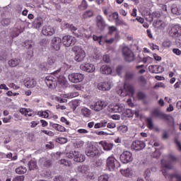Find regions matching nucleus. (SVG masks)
Returning a JSON list of instances; mask_svg holds the SVG:
<instances>
[{
  "mask_svg": "<svg viewBox=\"0 0 181 181\" xmlns=\"http://www.w3.org/2000/svg\"><path fill=\"white\" fill-rule=\"evenodd\" d=\"M170 35L173 37H179V36H181V26L179 24L173 26L170 30Z\"/></svg>",
  "mask_w": 181,
  "mask_h": 181,
  "instance_id": "obj_15",
  "label": "nucleus"
},
{
  "mask_svg": "<svg viewBox=\"0 0 181 181\" xmlns=\"http://www.w3.org/2000/svg\"><path fill=\"white\" fill-rule=\"evenodd\" d=\"M106 165L108 169L112 171L115 170L116 166H118L119 163L114 156H109L106 160Z\"/></svg>",
  "mask_w": 181,
  "mask_h": 181,
  "instance_id": "obj_11",
  "label": "nucleus"
},
{
  "mask_svg": "<svg viewBox=\"0 0 181 181\" xmlns=\"http://www.w3.org/2000/svg\"><path fill=\"white\" fill-rule=\"evenodd\" d=\"M28 168L30 170H35L37 168V164L36 163L35 160H31L28 163Z\"/></svg>",
  "mask_w": 181,
  "mask_h": 181,
  "instance_id": "obj_41",
  "label": "nucleus"
},
{
  "mask_svg": "<svg viewBox=\"0 0 181 181\" xmlns=\"http://www.w3.org/2000/svg\"><path fill=\"white\" fill-rule=\"evenodd\" d=\"M57 141L59 142V144H67V139L64 137H59Z\"/></svg>",
  "mask_w": 181,
  "mask_h": 181,
  "instance_id": "obj_57",
  "label": "nucleus"
},
{
  "mask_svg": "<svg viewBox=\"0 0 181 181\" xmlns=\"http://www.w3.org/2000/svg\"><path fill=\"white\" fill-rule=\"evenodd\" d=\"M146 146L145 142L140 140H135L132 144V149L134 151H142Z\"/></svg>",
  "mask_w": 181,
  "mask_h": 181,
  "instance_id": "obj_14",
  "label": "nucleus"
},
{
  "mask_svg": "<svg viewBox=\"0 0 181 181\" xmlns=\"http://www.w3.org/2000/svg\"><path fill=\"white\" fill-rule=\"evenodd\" d=\"M52 128L59 132H66V128L59 124H53Z\"/></svg>",
  "mask_w": 181,
  "mask_h": 181,
  "instance_id": "obj_35",
  "label": "nucleus"
},
{
  "mask_svg": "<svg viewBox=\"0 0 181 181\" xmlns=\"http://www.w3.org/2000/svg\"><path fill=\"white\" fill-rule=\"evenodd\" d=\"M109 177L108 175H103L99 177L98 180L99 181H108Z\"/></svg>",
  "mask_w": 181,
  "mask_h": 181,
  "instance_id": "obj_53",
  "label": "nucleus"
},
{
  "mask_svg": "<svg viewBox=\"0 0 181 181\" xmlns=\"http://www.w3.org/2000/svg\"><path fill=\"white\" fill-rule=\"evenodd\" d=\"M175 144L176 145L177 151L181 152V142H180V141H179V139L177 138L175 139Z\"/></svg>",
  "mask_w": 181,
  "mask_h": 181,
  "instance_id": "obj_50",
  "label": "nucleus"
},
{
  "mask_svg": "<svg viewBox=\"0 0 181 181\" xmlns=\"http://www.w3.org/2000/svg\"><path fill=\"white\" fill-rule=\"evenodd\" d=\"M119 130L120 132H123V134H125L128 131V127L126 125H122L119 127Z\"/></svg>",
  "mask_w": 181,
  "mask_h": 181,
  "instance_id": "obj_55",
  "label": "nucleus"
},
{
  "mask_svg": "<svg viewBox=\"0 0 181 181\" xmlns=\"http://www.w3.org/2000/svg\"><path fill=\"white\" fill-rule=\"evenodd\" d=\"M21 64V59H12L8 61V66L10 67H16V66H19Z\"/></svg>",
  "mask_w": 181,
  "mask_h": 181,
  "instance_id": "obj_32",
  "label": "nucleus"
},
{
  "mask_svg": "<svg viewBox=\"0 0 181 181\" xmlns=\"http://www.w3.org/2000/svg\"><path fill=\"white\" fill-rule=\"evenodd\" d=\"M40 163H41V165H42L43 166H45L46 168L50 166V165H52V162L50 161V160L42 158L40 159Z\"/></svg>",
  "mask_w": 181,
  "mask_h": 181,
  "instance_id": "obj_39",
  "label": "nucleus"
},
{
  "mask_svg": "<svg viewBox=\"0 0 181 181\" xmlns=\"http://www.w3.org/2000/svg\"><path fill=\"white\" fill-rule=\"evenodd\" d=\"M152 117H156L157 118H160L161 119H168L169 115L159 111L158 109H153L151 111Z\"/></svg>",
  "mask_w": 181,
  "mask_h": 181,
  "instance_id": "obj_18",
  "label": "nucleus"
},
{
  "mask_svg": "<svg viewBox=\"0 0 181 181\" xmlns=\"http://www.w3.org/2000/svg\"><path fill=\"white\" fill-rule=\"evenodd\" d=\"M37 115L42 118H49V113L47 111L40 110L37 112Z\"/></svg>",
  "mask_w": 181,
  "mask_h": 181,
  "instance_id": "obj_44",
  "label": "nucleus"
},
{
  "mask_svg": "<svg viewBox=\"0 0 181 181\" xmlns=\"http://www.w3.org/2000/svg\"><path fill=\"white\" fill-rule=\"evenodd\" d=\"M161 166L164 168V169H172V164L170 162L167 161L164 159L161 160Z\"/></svg>",
  "mask_w": 181,
  "mask_h": 181,
  "instance_id": "obj_37",
  "label": "nucleus"
},
{
  "mask_svg": "<svg viewBox=\"0 0 181 181\" xmlns=\"http://www.w3.org/2000/svg\"><path fill=\"white\" fill-rule=\"evenodd\" d=\"M62 42L66 47H70V46L76 45V38L71 35H66L63 37Z\"/></svg>",
  "mask_w": 181,
  "mask_h": 181,
  "instance_id": "obj_10",
  "label": "nucleus"
},
{
  "mask_svg": "<svg viewBox=\"0 0 181 181\" xmlns=\"http://www.w3.org/2000/svg\"><path fill=\"white\" fill-rule=\"evenodd\" d=\"M81 114L85 118H90L91 117V110L87 107H83L81 110Z\"/></svg>",
  "mask_w": 181,
  "mask_h": 181,
  "instance_id": "obj_28",
  "label": "nucleus"
},
{
  "mask_svg": "<svg viewBox=\"0 0 181 181\" xmlns=\"http://www.w3.org/2000/svg\"><path fill=\"white\" fill-rule=\"evenodd\" d=\"M87 8H88V3L86 0H82L81 4L78 6V9L80 11H86Z\"/></svg>",
  "mask_w": 181,
  "mask_h": 181,
  "instance_id": "obj_42",
  "label": "nucleus"
},
{
  "mask_svg": "<svg viewBox=\"0 0 181 181\" xmlns=\"http://www.w3.org/2000/svg\"><path fill=\"white\" fill-rule=\"evenodd\" d=\"M120 173L123 176L126 177H129L132 175V171L129 168L122 169L120 170Z\"/></svg>",
  "mask_w": 181,
  "mask_h": 181,
  "instance_id": "obj_34",
  "label": "nucleus"
},
{
  "mask_svg": "<svg viewBox=\"0 0 181 181\" xmlns=\"http://www.w3.org/2000/svg\"><path fill=\"white\" fill-rule=\"evenodd\" d=\"M108 105V103L104 100H98L94 104L90 105V110L93 111H95L96 112H100L102 110H104L105 107Z\"/></svg>",
  "mask_w": 181,
  "mask_h": 181,
  "instance_id": "obj_6",
  "label": "nucleus"
},
{
  "mask_svg": "<svg viewBox=\"0 0 181 181\" xmlns=\"http://www.w3.org/2000/svg\"><path fill=\"white\" fill-rule=\"evenodd\" d=\"M42 132L48 136H54V133L50 130H42Z\"/></svg>",
  "mask_w": 181,
  "mask_h": 181,
  "instance_id": "obj_52",
  "label": "nucleus"
},
{
  "mask_svg": "<svg viewBox=\"0 0 181 181\" xmlns=\"http://www.w3.org/2000/svg\"><path fill=\"white\" fill-rule=\"evenodd\" d=\"M11 119H12V116L9 115L7 117L3 118V122H4V124H8V123L11 122Z\"/></svg>",
  "mask_w": 181,
  "mask_h": 181,
  "instance_id": "obj_60",
  "label": "nucleus"
},
{
  "mask_svg": "<svg viewBox=\"0 0 181 181\" xmlns=\"http://www.w3.org/2000/svg\"><path fill=\"white\" fill-rule=\"evenodd\" d=\"M108 108L112 112H124L125 111V105L123 103H116L115 105H110Z\"/></svg>",
  "mask_w": 181,
  "mask_h": 181,
  "instance_id": "obj_8",
  "label": "nucleus"
},
{
  "mask_svg": "<svg viewBox=\"0 0 181 181\" xmlns=\"http://www.w3.org/2000/svg\"><path fill=\"white\" fill-rule=\"evenodd\" d=\"M28 171V169H26V167L20 166L16 169V173H18V175H23L26 173Z\"/></svg>",
  "mask_w": 181,
  "mask_h": 181,
  "instance_id": "obj_40",
  "label": "nucleus"
},
{
  "mask_svg": "<svg viewBox=\"0 0 181 181\" xmlns=\"http://www.w3.org/2000/svg\"><path fill=\"white\" fill-rule=\"evenodd\" d=\"M20 112L23 115L25 116L27 112H32V110L28 108H21L20 109Z\"/></svg>",
  "mask_w": 181,
  "mask_h": 181,
  "instance_id": "obj_51",
  "label": "nucleus"
},
{
  "mask_svg": "<svg viewBox=\"0 0 181 181\" xmlns=\"http://www.w3.org/2000/svg\"><path fill=\"white\" fill-rule=\"evenodd\" d=\"M74 50H76V62H83V60H84V58L86 57V52H84V49H81V47H75Z\"/></svg>",
  "mask_w": 181,
  "mask_h": 181,
  "instance_id": "obj_9",
  "label": "nucleus"
},
{
  "mask_svg": "<svg viewBox=\"0 0 181 181\" xmlns=\"http://www.w3.org/2000/svg\"><path fill=\"white\" fill-rule=\"evenodd\" d=\"M56 62H57L56 58L52 57V58H49L47 63L49 66H53L54 64H56Z\"/></svg>",
  "mask_w": 181,
  "mask_h": 181,
  "instance_id": "obj_54",
  "label": "nucleus"
},
{
  "mask_svg": "<svg viewBox=\"0 0 181 181\" xmlns=\"http://www.w3.org/2000/svg\"><path fill=\"white\" fill-rule=\"evenodd\" d=\"M59 70L56 71L53 75L47 76L45 78V83L47 87H54L56 86V82L58 81L59 84L62 87H69V82L67 79L63 76L59 75Z\"/></svg>",
  "mask_w": 181,
  "mask_h": 181,
  "instance_id": "obj_1",
  "label": "nucleus"
},
{
  "mask_svg": "<svg viewBox=\"0 0 181 181\" xmlns=\"http://www.w3.org/2000/svg\"><path fill=\"white\" fill-rule=\"evenodd\" d=\"M56 32V29L52 26L46 25L43 27L42 30V33L45 36H53Z\"/></svg>",
  "mask_w": 181,
  "mask_h": 181,
  "instance_id": "obj_19",
  "label": "nucleus"
},
{
  "mask_svg": "<svg viewBox=\"0 0 181 181\" xmlns=\"http://www.w3.org/2000/svg\"><path fill=\"white\" fill-rule=\"evenodd\" d=\"M62 96L64 98H74L75 97H78V92H72L67 94H62Z\"/></svg>",
  "mask_w": 181,
  "mask_h": 181,
  "instance_id": "obj_36",
  "label": "nucleus"
},
{
  "mask_svg": "<svg viewBox=\"0 0 181 181\" xmlns=\"http://www.w3.org/2000/svg\"><path fill=\"white\" fill-rule=\"evenodd\" d=\"M153 158H159L160 156V151L156 149L152 155Z\"/></svg>",
  "mask_w": 181,
  "mask_h": 181,
  "instance_id": "obj_64",
  "label": "nucleus"
},
{
  "mask_svg": "<svg viewBox=\"0 0 181 181\" xmlns=\"http://www.w3.org/2000/svg\"><path fill=\"white\" fill-rule=\"evenodd\" d=\"M69 104L71 106V107L72 108V110L74 111H76V109L77 108V107H78V105H80V101L78 100H74L71 101Z\"/></svg>",
  "mask_w": 181,
  "mask_h": 181,
  "instance_id": "obj_38",
  "label": "nucleus"
},
{
  "mask_svg": "<svg viewBox=\"0 0 181 181\" xmlns=\"http://www.w3.org/2000/svg\"><path fill=\"white\" fill-rule=\"evenodd\" d=\"M10 23H11V20L8 18H5L1 21V25L3 26H8V25H9Z\"/></svg>",
  "mask_w": 181,
  "mask_h": 181,
  "instance_id": "obj_56",
  "label": "nucleus"
},
{
  "mask_svg": "<svg viewBox=\"0 0 181 181\" xmlns=\"http://www.w3.org/2000/svg\"><path fill=\"white\" fill-rule=\"evenodd\" d=\"M93 40L95 42H98L99 43V45H103V43H107V45H112V43H114V38H110L109 40H107V38H105V37L103 36H97V35H93Z\"/></svg>",
  "mask_w": 181,
  "mask_h": 181,
  "instance_id": "obj_12",
  "label": "nucleus"
},
{
  "mask_svg": "<svg viewBox=\"0 0 181 181\" xmlns=\"http://www.w3.org/2000/svg\"><path fill=\"white\" fill-rule=\"evenodd\" d=\"M173 53L175 54V56H180L181 55V50L179 48H173Z\"/></svg>",
  "mask_w": 181,
  "mask_h": 181,
  "instance_id": "obj_58",
  "label": "nucleus"
},
{
  "mask_svg": "<svg viewBox=\"0 0 181 181\" xmlns=\"http://www.w3.org/2000/svg\"><path fill=\"white\" fill-rule=\"evenodd\" d=\"M24 180H25V176L23 175L17 176L13 179V181H24Z\"/></svg>",
  "mask_w": 181,
  "mask_h": 181,
  "instance_id": "obj_63",
  "label": "nucleus"
},
{
  "mask_svg": "<svg viewBox=\"0 0 181 181\" xmlns=\"http://www.w3.org/2000/svg\"><path fill=\"white\" fill-rule=\"evenodd\" d=\"M86 78L84 74L81 73H72L69 74L68 76V79L71 83H74L77 84V83H81Z\"/></svg>",
  "mask_w": 181,
  "mask_h": 181,
  "instance_id": "obj_5",
  "label": "nucleus"
},
{
  "mask_svg": "<svg viewBox=\"0 0 181 181\" xmlns=\"http://www.w3.org/2000/svg\"><path fill=\"white\" fill-rule=\"evenodd\" d=\"M110 35H112L114 32H117V27L110 26L108 28Z\"/></svg>",
  "mask_w": 181,
  "mask_h": 181,
  "instance_id": "obj_62",
  "label": "nucleus"
},
{
  "mask_svg": "<svg viewBox=\"0 0 181 181\" xmlns=\"http://www.w3.org/2000/svg\"><path fill=\"white\" fill-rule=\"evenodd\" d=\"M116 91L120 97H127V95L134 97V94H135L134 86L126 83L124 84V88L118 86Z\"/></svg>",
  "mask_w": 181,
  "mask_h": 181,
  "instance_id": "obj_3",
  "label": "nucleus"
},
{
  "mask_svg": "<svg viewBox=\"0 0 181 181\" xmlns=\"http://www.w3.org/2000/svg\"><path fill=\"white\" fill-rule=\"evenodd\" d=\"M97 135H105V136H108V135H114V133H107L104 131H100V132H96Z\"/></svg>",
  "mask_w": 181,
  "mask_h": 181,
  "instance_id": "obj_59",
  "label": "nucleus"
},
{
  "mask_svg": "<svg viewBox=\"0 0 181 181\" xmlns=\"http://www.w3.org/2000/svg\"><path fill=\"white\" fill-rule=\"evenodd\" d=\"M80 69L83 71H87V73H94L95 71V66L90 63L81 64Z\"/></svg>",
  "mask_w": 181,
  "mask_h": 181,
  "instance_id": "obj_17",
  "label": "nucleus"
},
{
  "mask_svg": "<svg viewBox=\"0 0 181 181\" xmlns=\"http://www.w3.org/2000/svg\"><path fill=\"white\" fill-rule=\"evenodd\" d=\"M74 162H84L86 160V156L80 153V151H74Z\"/></svg>",
  "mask_w": 181,
  "mask_h": 181,
  "instance_id": "obj_22",
  "label": "nucleus"
},
{
  "mask_svg": "<svg viewBox=\"0 0 181 181\" xmlns=\"http://www.w3.org/2000/svg\"><path fill=\"white\" fill-rule=\"evenodd\" d=\"M99 144L103 146L104 151H111L113 148L112 144L107 143L106 141H100Z\"/></svg>",
  "mask_w": 181,
  "mask_h": 181,
  "instance_id": "obj_31",
  "label": "nucleus"
},
{
  "mask_svg": "<svg viewBox=\"0 0 181 181\" xmlns=\"http://www.w3.org/2000/svg\"><path fill=\"white\" fill-rule=\"evenodd\" d=\"M62 29H70L73 35L80 39H90V37L91 36L87 30H85L84 28L77 29L76 26L67 23H62Z\"/></svg>",
  "mask_w": 181,
  "mask_h": 181,
  "instance_id": "obj_2",
  "label": "nucleus"
},
{
  "mask_svg": "<svg viewBox=\"0 0 181 181\" xmlns=\"http://www.w3.org/2000/svg\"><path fill=\"white\" fill-rule=\"evenodd\" d=\"M153 25L154 28H156L157 29L163 30L165 29V28H166L168 24H166V23H165L164 21L157 20L154 21Z\"/></svg>",
  "mask_w": 181,
  "mask_h": 181,
  "instance_id": "obj_24",
  "label": "nucleus"
},
{
  "mask_svg": "<svg viewBox=\"0 0 181 181\" xmlns=\"http://www.w3.org/2000/svg\"><path fill=\"white\" fill-rule=\"evenodd\" d=\"M62 38L59 37H54L51 41V46L53 47L54 50L59 51L62 46Z\"/></svg>",
  "mask_w": 181,
  "mask_h": 181,
  "instance_id": "obj_16",
  "label": "nucleus"
},
{
  "mask_svg": "<svg viewBox=\"0 0 181 181\" xmlns=\"http://www.w3.org/2000/svg\"><path fill=\"white\" fill-rule=\"evenodd\" d=\"M86 153L88 156V158H98V156L101 155V153L95 146L90 147L89 148H88L86 151Z\"/></svg>",
  "mask_w": 181,
  "mask_h": 181,
  "instance_id": "obj_13",
  "label": "nucleus"
},
{
  "mask_svg": "<svg viewBox=\"0 0 181 181\" xmlns=\"http://www.w3.org/2000/svg\"><path fill=\"white\" fill-rule=\"evenodd\" d=\"M122 52L124 60L128 62V63H131V62H134L135 60V55L134 54V52H132L128 47H123Z\"/></svg>",
  "mask_w": 181,
  "mask_h": 181,
  "instance_id": "obj_4",
  "label": "nucleus"
},
{
  "mask_svg": "<svg viewBox=\"0 0 181 181\" xmlns=\"http://www.w3.org/2000/svg\"><path fill=\"white\" fill-rule=\"evenodd\" d=\"M43 25V18L42 17H37L35 18L33 22V26L35 27L36 29H40V28H42V25Z\"/></svg>",
  "mask_w": 181,
  "mask_h": 181,
  "instance_id": "obj_26",
  "label": "nucleus"
},
{
  "mask_svg": "<svg viewBox=\"0 0 181 181\" xmlns=\"http://www.w3.org/2000/svg\"><path fill=\"white\" fill-rule=\"evenodd\" d=\"M124 114L125 117H127V118H129L134 115V113L132 112V110L130 109H124Z\"/></svg>",
  "mask_w": 181,
  "mask_h": 181,
  "instance_id": "obj_48",
  "label": "nucleus"
},
{
  "mask_svg": "<svg viewBox=\"0 0 181 181\" xmlns=\"http://www.w3.org/2000/svg\"><path fill=\"white\" fill-rule=\"evenodd\" d=\"M59 163L60 165H63L64 166H71V163L66 159H62L59 160Z\"/></svg>",
  "mask_w": 181,
  "mask_h": 181,
  "instance_id": "obj_47",
  "label": "nucleus"
},
{
  "mask_svg": "<svg viewBox=\"0 0 181 181\" xmlns=\"http://www.w3.org/2000/svg\"><path fill=\"white\" fill-rule=\"evenodd\" d=\"M93 15H94V12L91 10H88L83 12V13L82 14V16L83 19H87V18H91Z\"/></svg>",
  "mask_w": 181,
  "mask_h": 181,
  "instance_id": "obj_43",
  "label": "nucleus"
},
{
  "mask_svg": "<svg viewBox=\"0 0 181 181\" xmlns=\"http://www.w3.org/2000/svg\"><path fill=\"white\" fill-rule=\"evenodd\" d=\"M148 70L150 73H153L155 74H158L159 73H163L165 69L163 66L158 65H151L148 66Z\"/></svg>",
  "mask_w": 181,
  "mask_h": 181,
  "instance_id": "obj_21",
  "label": "nucleus"
},
{
  "mask_svg": "<svg viewBox=\"0 0 181 181\" xmlns=\"http://www.w3.org/2000/svg\"><path fill=\"white\" fill-rule=\"evenodd\" d=\"M78 170L84 176H88V167L87 165H81L78 167Z\"/></svg>",
  "mask_w": 181,
  "mask_h": 181,
  "instance_id": "obj_30",
  "label": "nucleus"
},
{
  "mask_svg": "<svg viewBox=\"0 0 181 181\" xmlns=\"http://www.w3.org/2000/svg\"><path fill=\"white\" fill-rule=\"evenodd\" d=\"M25 46L26 49H32L35 46V42L32 40L25 41Z\"/></svg>",
  "mask_w": 181,
  "mask_h": 181,
  "instance_id": "obj_45",
  "label": "nucleus"
},
{
  "mask_svg": "<svg viewBox=\"0 0 181 181\" xmlns=\"http://www.w3.org/2000/svg\"><path fill=\"white\" fill-rule=\"evenodd\" d=\"M107 122L103 120L100 122L95 123L94 125L95 129H100V128H105L107 127Z\"/></svg>",
  "mask_w": 181,
  "mask_h": 181,
  "instance_id": "obj_33",
  "label": "nucleus"
},
{
  "mask_svg": "<svg viewBox=\"0 0 181 181\" xmlns=\"http://www.w3.org/2000/svg\"><path fill=\"white\" fill-rule=\"evenodd\" d=\"M112 86V83H111L110 81L100 82L98 84V88L101 91H109V90H111Z\"/></svg>",
  "mask_w": 181,
  "mask_h": 181,
  "instance_id": "obj_20",
  "label": "nucleus"
},
{
  "mask_svg": "<svg viewBox=\"0 0 181 181\" xmlns=\"http://www.w3.org/2000/svg\"><path fill=\"white\" fill-rule=\"evenodd\" d=\"M115 23L117 26H128V24H127V23L124 22V21L119 18L115 21Z\"/></svg>",
  "mask_w": 181,
  "mask_h": 181,
  "instance_id": "obj_49",
  "label": "nucleus"
},
{
  "mask_svg": "<svg viewBox=\"0 0 181 181\" xmlns=\"http://www.w3.org/2000/svg\"><path fill=\"white\" fill-rule=\"evenodd\" d=\"M37 84V83L35 79H30L24 83L25 86L27 87V88H33V87H36Z\"/></svg>",
  "mask_w": 181,
  "mask_h": 181,
  "instance_id": "obj_29",
  "label": "nucleus"
},
{
  "mask_svg": "<svg viewBox=\"0 0 181 181\" xmlns=\"http://www.w3.org/2000/svg\"><path fill=\"white\" fill-rule=\"evenodd\" d=\"M100 73H102V74L107 75L111 74L112 73V69H111L108 65H103L100 67Z\"/></svg>",
  "mask_w": 181,
  "mask_h": 181,
  "instance_id": "obj_25",
  "label": "nucleus"
},
{
  "mask_svg": "<svg viewBox=\"0 0 181 181\" xmlns=\"http://www.w3.org/2000/svg\"><path fill=\"white\" fill-rule=\"evenodd\" d=\"M119 159L122 163H129L132 162L134 158L132 157V153L131 151H124L119 156Z\"/></svg>",
  "mask_w": 181,
  "mask_h": 181,
  "instance_id": "obj_7",
  "label": "nucleus"
},
{
  "mask_svg": "<svg viewBox=\"0 0 181 181\" xmlns=\"http://www.w3.org/2000/svg\"><path fill=\"white\" fill-rule=\"evenodd\" d=\"M171 12L173 15H181V5H173Z\"/></svg>",
  "mask_w": 181,
  "mask_h": 181,
  "instance_id": "obj_27",
  "label": "nucleus"
},
{
  "mask_svg": "<svg viewBox=\"0 0 181 181\" xmlns=\"http://www.w3.org/2000/svg\"><path fill=\"white\" fill-rule=\"evenodd\" d=\"M143 63H152V58L151 57H146L143 58Z\"/></svg>",
  "mask_w": 181,
  "mask_h": 181,
  "instance_id": "obj_61",
  "label": "nucleus"
},
{
  "mask_svg": "<svg viewBox=\"0 0 181 181\" xmlns=\"http://www.w3.org/2000/svg\"><path fill=\"white\" fill-rule=\"evenodd\" d=\"M96 22L98 27L99 29H104L105 26H106L107 24H105V21L104 20V18H103L101 16H97L96 17Z\"/></svg>",
  "mask_w": 181,
  "mask_h": 181,
  "instance_id": "obj_23",
  "label": "nucleus"
},
{
  "mask_svg": "<svg viewBox=\"0 0 181 181\" xmlns=\"http://www.w3.org/2000/svg\"><path fill=\"white\" fill-rule=\"evenodd\" d=\"M146 123H147V127L148 129H153L155 128L154 125H153V121L152 120V119H151V118L147 119Z\"/></svg>",
  "mask_w": 181,
  "mask_h": 181,
  "instance_id": "obj_46",
  "label": "nucleus"
}]
</instances>
